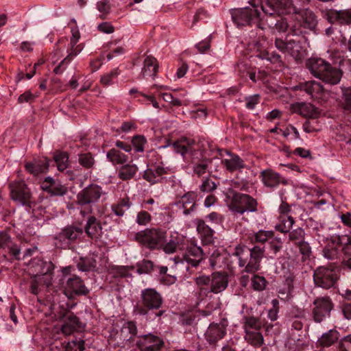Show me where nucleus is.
I'll return each instance as SVG.
<instances>
[{"mask_svg":"<svg viewBox=\"0 0 351 351\" xmlns=\"http://www.w3.org/2000/svg\"><path fill=\"white\" fill-rule=\"evenodd\" d=\"M244 339L251 346L260 348L264 343L263 336L260 331L245 332Z\"/></svg>","mask_w":351,"mask_h":351,"instance_id":"37","label":"nucleus"},{"mask_svg":"<svg viewBox=\"0 0 351 351\" xmlns=\"http://www.w3.org/2000/svg\"><path fill=\"white\" fill-rule=\"evenodd\" d=\"M97 9L101 13L100 18L104 19L106 16L110 12V4L108 0H101L97 3Z\"/></svg>","mask_w":351,"mask_h":351,"instance_id":"57","label":"nucleus"},{"mask_svg":"<svg viewBox=\"0 0 351 351\" xmlns=\"http://www.w3.org/2000/svg\"><path fill=\"white\" fill-rule=\"evenodd\" d=\"M306 66L315 77L331 85L339 84L342 77L339 69L321 58H309Z\"/></svg>","mask_w":351,"mask_h":351,"instance_id":"2","label":"nucleus"},{"mask_svg":"<svg viewBox=\"0 0 351 351\" xmlns=\"http://www.w3.org/2000/svg\"><path fill=\"white\" fill-rule=\"evenodd\" d=\"M66 287L77 295H86L88 293V289L84 285V282L76 276L67 280Z\"/></svg>","mask_w":351,"mask_h":351,"instance_id":"30","label":"nucleus"},{"mask_svg":"<svg viewBox=\"0 0 351 351\" xmlns=\"http://www.w3.org/2000/svg\"><path fill=\"white\" fill-rule=\"evenodd\" d=\"M342 99L343 108L351 112V88L343 90Z\"/></svg>","mask_w":351,"mask_h":351,"instance_id":"58","label":"nucleus"},{"mask_svg":"<svg viewBox=\"0 0 351 351\" xmlns=\"http://www.w3.org/2000/svg\"><path fill=\"white\" fill-rule=\"evenodd\" d=\"M132 143L136 152H143L146 139L143 136H136L132 138Z\"/></svg>","mask_w":351,"mask_h":351,"instance_id":"60","label":"nucleus"},{"mask_svg":"<svg viewBox=\"0 0 351 351\" xmlns=\"http://www.w3.org/2000/svg\"><path fill=\"white\" fill-rule=\"evenodd\" d=\"M295 90L304 91L315 100L321 99L324 93L323 86L314 80L301 83L295 87Z\"/></svg>","mask_w":351,"mask_h":351,"instance_id":"19","label":"nucleus"},{"mask_svg":"<svg viewBox=\"0 0 351 351\" xmlns=\"http://www.w3.org/2000/svg\"><path fill=\"white\" fill-rule=\"evenodd\" d=\"M44 284V280L38 276H33L29 282V291L32 294L37 295L39 291V286Z\"/></svg>","mask_w":351,"mask_h":351,"instance_id":"52","label":"nucleus"},{"mask_svg":"<svg viewBox=\"0 0 351 351\" xmlns=\"http://www.w3.org/2000/svg\"><path fill=\"white\" fill-rule=\"evenodd\" d=\"M204 259L202 249L195 245H190L183 252L182 261L186 262L189 266L197 267Z\"/></svg>","mask_w":351,"mask_h":351,"instance_id":"17","label":"nucleus"},{"mask_svg":"<svg viewBox=\"0 0 351 351\" xmlns=\"http://www.w3.org/2000/svg\"><path fill=\"white\" fill-rule=\"evenodd\" d=\"M285 53H287L294 58L297 59L300 56V46L294 40L288 41Z\"/></svg>","mask_w":351,"mask_h":351,"instance_id":"50","label":"nucleus"},{"mask_svg":"<svg viewBox=\"0 0 351 351\" xmlns=\"http://www.w3.org/2000/svg\"><path fill=\"white\" fill-rule=\"evenodd\" d=\"M106 156L113 165H123L128 161V155L115 148L110 149Z\"/></svg>","mask_w":351,"mask_h":351,"instance_id":"34","label":"nucleus"},{"mask_svg":"<svg viewBox=\"0 0 351 351\" xmlns=\"http://www.w3.org/2000/svg\"><path fill=\"white\" fill-rule=\"evenodd\" d=\"M302 16L305 27L308 29H313L317 25V19L315 14L310 10H300V13H296Z\"/></svg>","mask_w":351,"mask_h":351,"instance_id":"40","label":"nucleus"},{"mask_svg":"<svg viewBox=\"0 0 351 351\" xmlns=\"http://www.w3.org/2000/svg\"><path fill=\"white\" fill-rule=\"evenodd\" d=\"M339 351H351V335H347L341 339Z\"/></svg>","mask_w":351,"mask_h":351,"instance_id":"63","label":"nucleus"},{"mask_svg":"<svg viewBox=\"0 0 351 351\" xmlns=\"http://www.w3.org/2000/svg\"><path fill=\"white\" fill-rule=\"evenodd\" d=\"M83 326L79 318L73 313L68 311L64 315V323L62 331L64 334L69 335L75 331L82 330Z\"/></svg>","mask_w":351,"mask_h":351,"instance_id":"23","label":"nucleus"},{"mask_svg":"<svg viewBox=\"0 0 351 351\" xmlns=\"http://www.w3.org/2000/svg\"><path fill=\"white\" fill-rule=\"evenodd\" d=\"M138 169L136 165L125 164L118 171V177L122 180H129L134 177Z\"/></svg>","mask_w":351,"mask_h":351,"instance_id":"35","label":"nucleus"},{"mask_svg":"<svg viewBox=\"0 0 351 351\" xmlns=\"http://www.w3.org/2000/svg\"><path fill=\"white\" fill-rule=\"evenodd\" d=\"M210 276H201L195 278V281L199 289V295H208V289L206 288L205 286L210 285Z\"/></svg>","mask_w":351,"mask_h":351,"instance_id":"45","label":"nucleus"},{"mask_svg":"<svg viewBox=\"0 0 351 351\" xmlns=\"http://www.w3.org/2000/svg\"><path fill=\"white\" fill-rule=\"evenodd\" d=\"M49 161L46 158H40L25 164V169L30 173L37 176L48 169Z\"/></svg>","mask_w":351,"mask_h":351,"instance_id":"29","label":"nucleus"},{"mask_svg":"<svg viewBox=\"0 0 351 351\" xmlns=\"http://www.w3.org/2000/svg\"><path fill=\"white\" fill-rule=\"evenodd\" d=\"M77 267L82 271H94L97 268V261L94 255L81 257L77 262Z\"/></svg>","mask_w":351,"mask_h":351,"instance_id":"32","label":"nucleus"},{"mask_svg":"<svg viewBox=\"0 0 351 351\" xmlns=\"http://www.w3.org/2000/svg\"><path fill=\"white\" fill-rule=\"evenodd\" d=\"M140 304L134 308V312L141 315H145L149 310H156L161 307L163 299L160 293L152 288L141 291Z\"/></svg>","mask_w":351,"mask_h":351,"instance_id":"5","label":"nucleus"},{"mask_svg":"<svg viewBox=\"0 0 351 351\" xmlns=\"http://www.w3.org/2000/svg\"><path fill=\"white\" fill-rule=\"evenodd\" d=\"M272 307L268 311V317L271 321H276L278 319L279 311V302L277 299L271 300Z\"/></svg>","mask_w":351,"mask_h":351,"instance_id":"59","label":"nucleus"},{"mask_svg":"<svg viewBox=\"0 0 351 351\" xmlns=\"http://www.w3.org/2000/svg\"><path fill=\"white\" fill-rule=\"evenodd\" d=\"M232 198L229 203L230 209L237 213L243 214L245 212L257 210V201L252 196L235 191H230Z\"/></svg>","mask_w":351,"mask_h":351,"instance_id":"9","label":"nucleus"},{"mask_svg":"<svg viewBox=\"0 0 351 351\" xmlns=\"http://www.w3.org/2000/svg\"><path fill=\"white\" fill-rule=\"evenodd\" d=\"M222 164L230 172L241 171L246 167L244 160L238 155L227 152V158L222 160Z\"/></svg>","mask_w":351,"mask_h":351,"instance_id":"24","label":"nucleus"},{"mask_svg":"<svg viewBox=\"0 0 351 351\" xmlns=\"http://www.w3.org/2000/svg\"><path fill=\"white\" fill-rule=\"evenodd\" d=\"M136 344L141 351H159L164 341L158 336L148 334L138 336Z\"/></svg>","mask_w":351,"mask_h":351,"instance_id":"15","label":"nucleus"},{"mask_svg":"<svg viewBox=\"0 0 351 351\" xmlns=\"http://www.w3.org/2000/svg\"><path fill=\"white\" fill-rule=\"evenodd\" d=\"M10 197L14 202L30 206L32 194L27 184L23 180H14L8 184Z\"/></svg>","mask_w":351,"mask_h":351,"instance_id":"10","label":"nucleus"},{"mask_svg":"<svg viewBox=\"0 0 351 351\" xmlns=\"http://www.w3.org/2000/svg\"><path fill=\"white\" fill-rule=\"evenodd\" d=\"M228 285V276L225 272H213L211 274L210 289L208 293L215 294L223 291Z\"/></svg>","mask_w":351,"mask_h":351,"instance_id":"20","label":"nucleus"},{"mask_svg":"<svg viewBox=\"0 0 351 351\" xmlns=\"http://www.w3.org/2000/svg\"><path fill=\"white\" fill-rule=\"evenodd\" d=\"M324 16L332 24L337 23L341 25H351V9L341 10H328L324 12Z\"/></svg>","mask_w":351,"mask_h":351,"instance_id":"16","label":"nucleus"},{"mask_svg":"<svg viewBox=\"0 0 351 351\" xmlns=\"http://www.w3.org/2000/svg\"><path fill=\"white\" fill-rule=\"evenodd\" d=\"M243 327L245 332L260 331L262 327V324L258 318L250 316L245 317Z\"/></svg>","mask_w":351,"mask_h":351,"instance_id":"44","label":"nucleus"},{"mask_svg":"<svg viewBox=\"0 0 351 351\" xmlns=\"http://www.w3.org/2000/svg\"><path fill=\"white\" fill-rule=\"evenodd\" d=\"M53 160L59 171L65 170L69 166V154L66 152L56 151L53 154Z\"/></svg>","mask_w":351,"mask_h":351,"instance_id":"41","label":"nucleus"},{"mask_svg":"<svg viewBox=\"0 0 351 351\" xmlns=\"http://www.w3.org/2000/svg\"><path fill=\"white\" fill-rule=\"evenodd\" d=\"M252 285L254 290L263 291L266 287V280L264 277L255 275L252 278Z\"/></svg>","mask_w":351,"mask_h":351,"instance_id":"53","label":"nucleus"},{"mask_svg":"<svg viewBox=\"0 0 351 351\" xmlns=\"http://www.w3.org/2000/svg\"><path fill=\"white\" fill-rule=\"evenodd\" d=\"M86 234L91 239H97L101 234L100 222L94 216H90L84 228Z\"/></svg>","mask_w":351,"mask_h":351,"instance_id":"27","label":"nucleus"},{"mask_svg":"<svg viewBox=\"0 0 351 351\" xmlns=\"http://www.w3.org/2000/svg\"><path fill=\"white\" fill-rule=\"evenodd\" d=\"M167 232L162 228H146L135 234V241L146 248L153 250L162 247L165 241Z\"/></svg>","mask_w":351,"mask_h":351,"instance_id":"4","label":"nucleus"},{"mask_svg":"<svg viewBox=\"0 0 351 351\" xmlns=\"http://www.w3.org/2000/svg\"><path fill=\"white\" fill-rule=\"evenodd\" d=\"M137 267L138 274H149L153 269L154 265L151 261L143 260L141 263H138Z\"/></svg>","mask_w":351,"mask_h":351,"instance_id":"54","label":"nucleus"},{"mask_svg":"<svg viewBox=\"0 0 351 351\" xmlns=\"http://www.w3.org/2000/svg\"><path fill=\"white\" fill-rule=\"evenodd\" d=\"M151 220V215L145 210H141L138 213L136 221L140 226H146Z\"/></svg>","mask_w":351,"mask_h":351,"instance_id":"55","label":"nucleus"},{"mask_svg":"<svg viewBox=\"0 0 351 351\" xmlns=\"http://www.w3.org/2000/svg\"><path fill=\"white\" fill-rule=\"evenodd\" d=\"M261 10L269 15H282L300 13L291 0H262Z\"/></svg>","mask_w":351,"mask_h":351,"instance_id":"8","label":"nucleus"},{"mask_svg":"<svg viewBox=\"0 0 351 351\" xmlns=\"http://www.w3.org/2000/svg\"><path fill=\"white\" fill-rule=\"evenodd\" d=\"M224 256L217 252H213L209 258L210 265L213 269L221 268L224 261Z\"/></svg>","mask_w":351,"mask_h":351,"instance_id":"49","label":"nucleus"},{"mask_svg":"<svg viewBox=\"0 0 351 351\" xmlns=\"http://www.w3.org/2000/svg\"><path fill=\"white\" fill-rule=\"evenodd\" d=\"M197 194L195 192L190 191L186 193L181 197L180 204L183 208V213L186 215L191 214L195 209L196 205Z\"/></svg>","mask_w":351,"mask_h":351,"instance_id":"28","label":"nucleus"},{"mask_svg":"<svg viewBox=\"0 0 351 351\" xmlns=\"http://www.w3.org/2000/svg\"><path fill=\"white\" fill-rule=\"evenodd\" d=\"M71 61L70 57L66 56L59 63L58 66L54 68L53 72L58 75L62 74L66 69L67 66Z\"/></svg>","mask_w":351,"mask_h":351,"instance_id":"64","label":"nucleus"},{"mask_svg":"<svg viewBox=\"0 0 351 351\" xmlns=\"http://www.w3.org/2000/svg\"><path fill=\"white\" fill-rule=\"evenodd\" d=\"M183 239L178 234L171 235L169 240L162 245L164 252L167 254L174 253L182 244Z\"/></svg>","mask_w":351,"mask_h":351,"instance_id":"36","label":"nucleus"},{"mask_svg":"<svg viewBox=\"0 0 351 351\" xmlns=\"http://www.w3.org/2000/svg\"><path fill=\"white\" fill-rule=\"evenodd\" d=\"M174 151L193 165L194 174L201 177L208 171L211 160L204 156V151L193 139L182 138L172 144Z\"/></svg>","mask_w":351,"mask_h":351,"instance_id":"1","label":"nucleus"},{"mask_svg":"<svg viewBox=\"0 0 351 351\" xmlns=\"http://www.w3.org/2000/svg\"><path fill=\"white\" fill-rule=\"evenodd\" d=\"M296 245L298 247L300 252L302 255V259L304 261L307 258H309L312 253L309 244L307 242L303 241H300Z\"/></svg>","mask_w":351,"mask_h":351,"instance_id":"56","label":"nucleus"},{"mask_svg":"<svg viewBox=\"0 0 351 351\" xmlns=\"http://www.w3.org/2000/svg\"><path fill=\"white\" fill-rule=\"evenodd\" d=\"M104 194L102 188L97 184H90L77 195V204L81 206V214L90 213L91 205L97 202Z\"/></svg>","mask_w":351,"mask_h":351,"instance_id":"6","label":"nucleus"},{"mask_svg":"<svg viewBox=\"0 0 351 351\" xmlns=\"http://www.w3.org/2000/svg\"><path fill=\"white\" fill-rule=\"evenodd\" d=\"M217 184L215 182L209 178L204 180L203 183L200 186V190L203 192L210 193L216 189Z\"/></svg>","mask_w":351,"mask_h":351,"instance_id":"62","label":"nucleus"},{"mask_svg":"<svg viewBox=\"0 0 351 351\" xmlns=\"http://www.w3.org/2000/svg\"><path fill=\"white\" fill-rule=\"evenodd\" d=\"M264 248L256 245L252 248L238 245L233 254L238 257L240 267H245V271L254 273L260 268V263L264 256Z\"/></svg>","mask_w":351,"mask_h":351,"instance_id":"3","label":"nucleus"},{"mask_svg":"<svg viewBox=\"0 0 351 351\" xmlns=\"http://www.w3.org/2000/svg\"><path fill=\"white\" fill-rule=\"evenodd\" d=\"M226 328L222 324H210L206 332V337L210 343H215L226 335Z\"/></svg>","mask_w":351,"mask_h":351,"instance_id":"25","label":"nucleus"},{"mask_svg":"<svg viewBox=\"0 0 351 351\" xmlns=\"http://www.w3.org/2000/svg\"><path fill=\"white\" fill-rule=\"evenodd\" d=\"M158 69V64L155 58L147 56L143 61V67L142 69L140 77L145 78L152 77L154 78Z\"/></svg>","mask_w":351,"mask_h":351,"instance_id":"26","label":"nucleus"},{"mask_svg":"<svg viewBox=\"0 0 351 351\" xmlns=\"http://www.w3.org/2000/svg\"><path fill=\"white\" fill-rule=\"evenodd\" d=\"M30 269L34 276H38L44 280L45 285L47 287L51 285V275L54 269V265L51 261L34 259L31 263Z\"/></svg>","mask_w":351,"mask_h":351,"instance_id":"13","label":"nucleus"},{"mask_svg":"<svg viewBox=\"0 0 351 351\" xmlns=\"http://www.w3.org/2000/svg\"><path fill=\"white\" fill-rule=\"evenodd\" d=\"M304 231L302 228H296L289 234V240L294 242L295 245L298 244L300 241L304 239Z\"/></svg>","mask_w":351,"mask_h":351,"instance_id":"51","label":"nucleus"},{"mask_svg":"<svg viewBox=\"0 0 351 351\" xmlns=\"http://www.w3.org/2000/svg\"><path fill=\"white\" fill-rule=\"evenodd\" d=\"M280 222L276 226V229L282 233L289 232L295 223L294 219L291 216L280 215Z\"/></svg>","mask_w":351,"mask_h":351,"instance_id":"43","label":"nucleus"},{"mask_svg":"<svg viewBox=\"0 0 351 351\" xmlns=\"http://www.w3.org/2000/svg\"><path fill=\"white\" fill-rule=\"evenodd\" d=\"M339 337V333L336 330H330L326 333H324L319 339L317 343L321 347H330L336 343Z\"/></svg>","mask_w":351,"mask_h":351,"instance_id":"33","label":"nucleus"},{"mask_svg":"<svg viewBox=\"0 0 351 351\" xmlns=\"http://www.w3.org/2000/svg\"><path fill=\"white\" fill-rule=\"evenodd\" d=\"M119 74L118 69H114L108 73L103 75L101 77L100 82L102 85L107 86L113 83V80L116 78Z\"/></svg>","mask_w":351,"mask_h":351,"instance_id":"48","label":"nucleus"},{"mask_svg":"<svg viewBox=\"0 0 351 351\" xmlns=\"http://www.w3.org/2000/svg\"><path fill=\"white\" fill-rule=\"evenodd\" d=\"M197 230L200 234L204 243L208 244L213 241V230L206 224L204 221L199 219L197 222Z\"/></svg>","mask_w":351,"mask_h":351,"instance_id":"31","label":"nucleus"},{"mask_svg":"<svg viewBox=\"0 0 351 351\" xmlns=\"http://www.w3.org/2000/svg\"><path fill=\"white\" fill-rule=\"evenodd\" d=\"M137 328L134 322H127L121 328V334L123 339L126 341L132 339L137 336Z\"/></svg>","mask_w":351,"mask_h":351,"instance_id":"42","label":"nucleus"},{"mask_svg":"<svg viewBox=\"0 0 351 351\" xmlns=\"http://www.w3.org/2000/svg\"><path fill=\"white\" fill-rule=\"evenodd\" d=\"M132 205L128 197L120 199L117 203L112 205V210L119 217H122Z\"/></svg>","mask_w":351,"mask_h":351,"instance_id":"38","label":"nucleus"},{"mask_svg":"<svg viewBox=\"0 0 351 351\" xmlns=\"http://www.w3.org/2000/svg\"><path fill=\"white\" fill-rule=\"evenodd\" d=\"M338 278L334 267L320 266L317 267L313 274L315 284L323 289H328L332 287Z\"/></svg>","mask_w":351,"mask_h":351,"instance_id":"11","label":"nucleus"},{"mask_svg":"<svg viewBox=\"0 0 351 351\" xmlns=\"http://www.w3.org/2000/svg\"><path fill=\"white\" fill-rule=\"evenodd\" d=\"M83 233V229L75 226H67L64 228L56 237V245L66 248L71 242L77 239Z\"/></svg>","mask_w":351,"mask_h":351,"instance_id":"14","label":"nucleus"},{"mask_svg":"<svg viewBox=\"0 0 351 351\" xmlns=\"http://www.w3.org/2000/svg\"><path fill=\"white\" fill-rule=\"evenodd\" d=\"M143 177L151 184H154L160 181V178L156 176L154 169H148L145 170Z\"/></svg>","mask_w":351,"mask_h":351,"instance_id":"61","label":"nucleus"},{"mask_svg":"<svg viewBox=\"0 0 351 351\" xmlns=\"http://www.w3.org/2000/svg\"><path fill=\"white\" fill-rule=\"evenodd\" d=\"M274 237L273 231L259 230L252 237V242L264 243Z\"/></svg>","mask_w":351,"mask_h":351,"instance_id":"46","label":"nucleus"},{"mask_svg":"<svg viewBox=\"0 0 351 351\" xmlns=\"http://www.w3.org/2000/svg\"><path fill=\"white\" fill-rule=\"evenodd\" d=\"M260 177L264 185L267 187L275 188L280 184L287 185V180L282 178L280 175L272 169H265L261 172Z\"/></svg>","mask_w":351,"mask_h":351,"instance_id":"22","label":"nucleus"},{"mask_svg":"<svg viewBox=\"0 0 351 351\" xmlns=\"http://www.w3.org/2000/svg\"><path fill=\"white\" fill-rule=\"evenodd\" d=\"M79 163L84 168H91L95 164V160L90 153H84L79 155Z\"/></svg>","mask_w":351,"mask_h":351,"instance_id":"47","label":"nucleus"},{"mask_svg":"<svg viewBox=\"0 0 351 351\" xmlns=\"http://www.w3.org/2000/svg\"><path fill=\"white\" fill-rule=\"evenodd\" d=\"M41 189L50 196H63L67 193V188L51 177H47L41 183Z\"/></svg>","mask_w":351,"mask_h":351,"instance_id":"21","label":"nucleus"},{"mask_svg":"<svg viewBox=\"0 0 351 351\" xmlns=\"http://www.w3.org/2000/svg\"><path fill=\"white\" fill-rule=\"evenodd\" d=\"M256 57L261 60H265L273 64H276V66L280 67L283 65V62L281 59V56L274 52L269 53L266 50L260 51L256 54Z\"/></svg>","mask_w":351,"mask_h":351,"instance_id":"39","label":"nucleus"},{"mask_svg":"<svg viewBox=\"0 0 351 351\" xmlns=\"http://www.w3.org/2000/svg\"><path fill=\"white\" fill-rule=\"evenodd\" d=\"M260 11L256 0L249 2V5L231 11L232 19L238 26L250 25L257 23L260 17Z\"/></svg>","mask_w":351,"mask_h":351,"instance_id":"7","label":"nucleus"},{"mask_svg":"<svg viewBox=\"0 0 351 351\" xmlns=\"http://www.w3.org/2000/svg\"><path fill=\"white\" fill-rule=\"evenodd\" d=\"M291 112L296 113L308 119H317L320 114L319 110L310 103L292 104L290 106Z\"/></svg>","mask_w":351,"mask_h":351,"instance_id":"18","label":"nucleus"},{"mask_svg":"<svg viewBox=\"0 0 351 351\" xmlns=\"http://www.w3.org/2000/svg\"><path fill=\"white\" fill-rule=\"evenodd\" d=\"M313 304L314 307L312 310V316L315 322L321 323L326 317H330V312L334 306L330 297H318L313 301Z\"/></svg>","mask_w":351,"mask_h":351,"instance_id":"12","label":"nucleus"}]
</instances>
